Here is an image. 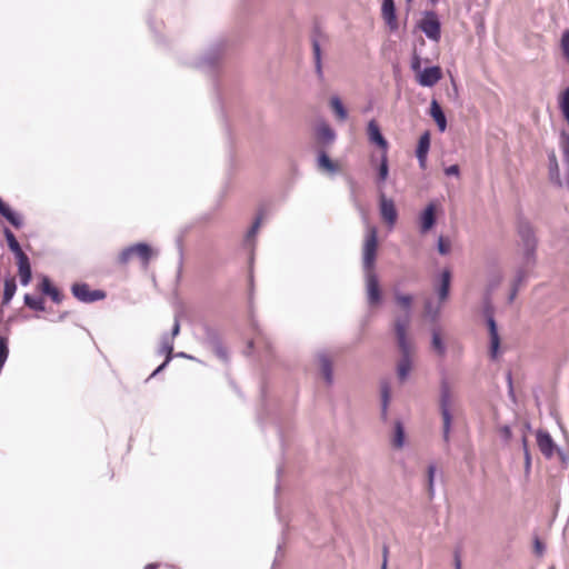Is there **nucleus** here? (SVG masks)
Listing matches in <instances>:
<instances>
[{
  "mask_svg": "<svg viewBox=\"0 0 569 569\" xmlns=\"http://www.w3.org/2000/svg\"><path fill=\"white\" fill-rule=\"evenodd\" d=\"M378 250V231L376 227H369L362 248L363 270L366 276L367 301L370 307H377L382 302V290L379 279L373 271Z\"/></svg>",
  "mask_w": 569,
  "mask_h": 569,
  "instance_id": "f257e3e1",
  "label": "nucleus"
},
{
  "mask_svg": "<svg viewBox=\"0 0 569 569\" xmlns=\"http://www.w3.org/2000/svg\"><path fill=\"white\" fill-rule=\"evenodd\" d=\"M408 316H398L395 320V333L401 357L397 365V376L400 381L407 380L412 368L410 345L407 338Z\"/></svg>",
  "mask_w": 569,
  "mask_h": 569,
  "instance_id": "f03ea898",
  "label": "nucleus"
},
{
  "mask_svg": "<svg viewBox=\"0 0 569 569\" xmlns=\"http://www.w3.org/2000/svg\"><path fill=\"white\" fill-rule=\"evenodd\" d=\"M228 48V39L224 37L217 38L210 43L204 53L192 62V66L202 72L213 74L218 70Z\"/></svg>",
  "mask_w": 569,
  "mask_h": 569,
  "instance_id": "7ed1b4c3",
  "label": "nucleus"
},
{
  "mask_svg": "<svg viewBox=\"0 0 569 569\" xmlns=\"http://www.w3.org/2000/svg\"><path fill=\"white\" fill-rule=\"evenodd\" d=\"M517 234L521 240L523 247V258L530 263L536 261V251L538 247V239L536 237L535 228L531 222L523 217L518 214L516 223Z\"/></svg>",
  "mask_w": 569,
  "mask_h": 569,
  "instance_id": "20e7f679",
  "label": "nucleus"
},
{
  "mask_svg": "<svg viewBox=\"0 0 569 569\" xmlns=\"http://www.w3.org/2000/svg\"><path fill=\"white\" fill-rule=\"evenodd\" d=\"M451 406V388L447 377H442L439 383V410L442 417V438L449 441L450 430L452 426Z\"/></svg>",
  "mask_w": 569,
  "mask_h": 569,
  "instance_id": "39448f33",
  "label": "nucleus"
},
{
  "mask_svg": "<svg viewBox=\"0 0 569 569\" xmlns=\"http://www.w3.org/2000/svg\"><path fill=\"white\" fill-rule=\"evenodd\" d=\"M134 256H137L141 260L143 266H148L153 256V249L147 242L133 243L120 251L117 262L121 266H124Z\"/></svg>",
  "mask_w": 569,
  "mask_h": 569,
  "instance_id": "423d86ee",
  "label": "nucleus"
},
{
  "mask_svg": "<svg viewBox=\"0 0 569 569\" xmlns=\"http://www.w3.org/2000/svg\"><path fill=\"white\" fill-rule=\"evenodd\" d=\"M204 342L213 350L216 356L223 362L229 361L227 349L224 348L221 336L217 328L209 323L201 326Z\"/></svg>",
  "mask_w": 569,
  "mask_h": 569,
  "instance_id": "0eeeda50",
  "label": "nucleus"
},
{
  "mask_svg": "<svg viewBox=\"0 0 569 569\" xmlns=\"http://www.w3.org/2000/svg\"><path fill=\"white\" fill-rule=\"evenodd\" d=\"M418 28L431 41L438 42L441 38V22L438 14L432 10L423 12L422 19L418 22Z\"/></svg>",
  "mask_w": 569,
  "mask_h": 569,
  "instance_id": "6e6552de",
  "label": "nucleus"
},
{
  "mask_svg": "<svg viewBox=\"0 0 569 569\" xmlns=\"http://www.w3.org/2000/svg\"><path fill=\"white\" fill-rule=\"evenodd\" d=\"M72 296L82 303H93L106 299L107 292L102 289H91L87 282L71 284Z\"/></svg>",
  "mask_w": 569,
  "mask_h": 569,
  "instance_id": "1a4fd4ad",
  "label": "nucleus"
},
{
  "mask_svg": "<svg viewBox=\"0 0 569 569\" xmlns=\"http://www.w3.org/2000/svg\"><path fill=\"white\" fill-rule=\"evenodd\" d=\"M438 207L436 201H430L419 214V232L426 234L431 231L437 224L438 220Z\"/></svg>",
  "mask_w": 569,
  "mask_h": 569,
  "instance_id": "9d476101",
  "label": "nucleus"
},
{
  "mask_svg": "<svg viewBox=\"0 0 569 569\" xmlns=\"http://www.w3.org/2000/svg\"><path fill=\"white\" fill-rule=\"evenodd\" d=\"M442 79V69L435 64L423 68L416 76V80L419 86L425 88H431Z\"/></svg>",
  "mask_w": 569,
  "mask_h": 569,
  "instance_id": "9b49d317",
  "label": "nucleus"
},
{
  "mask_svg": "<svg viewBox=\"0 0 569 569\" xmlns=\"http://www.w3.org/2000/svg\"><path fill=\"white\" fill-rule=\"evenodd\" d=\"M536 441L539 450L547 459H550L555 456L558 446L549 431L538 429L536 432Z\"/></svg>",
  "mask_w": 569,
  "mask_h": 569,
  "instance_id": "f8f14e48",
  "label": "nucleus"
},
{
  "mask_svg": "<svg viewBox=\"0 0 569 569\" xmlns=\"http://www.w3.org/2000/svg\"><path fill=\"white\" fill-rule=\"evenodd\" d=\"M379 210L381 218L389 224L395 226L398 219V211L392 199L386 197L383 192L379 197Z\"/></svg>",
  "mask_w": 569,
  "mask_h": 569,
  "instance_id": "ddd939ff",
  "label": "nucleus"
},
{
  "mask_svg": "<svg viewBox=\"0 0 569 569\" xmlns=\"http://www.w3.org/2000/svg\"><path fill=\"white\" fill-rule=\"evenodd\" d=\"M367 136L370 143L381 149L383 153L387 152L389 143L382 134L380 126L376 119L369 120L367 124Z\"/></svg>",
  "mask_w": 569,
  "mask_h": 569,
  "instance_id": "4468645a",
  "label": "nucleus"
},
{
  "mask_svg": "<svg viewBox=\"0 0 569 569\" xmlns=\"http://www.w3.org/2000/svg\"><path fill=\"white\" fill-rule=\"evenodd\" d=\"M38 290L41 292V295L49 297L54 303H61L64 298L61 290L53 284L47 274L40 276Z\"/></svg>",
  "mask_w": 569,
  "mask_h": 569,
  "instance_id": "2eb2a0df",
  "label": "nucleus"
},
{
  "mask_svg": "<svg viewBox=\"0 0 569 569\" xmlns=\"http://www.w3.org/2000/svg\"><path fill=\"white\" fill-rule=\"evenodd\" d=\"M486 325L489 332L490 346L489 355L491 359H497L500 352V336L498 331V325L495 317H487Z\"/></svg>",
  "mask_w": 569,
  "mask_h": 569,
  "instance_id": "dca6fc26",
  "label": "nucleus"
},
{
  "mask_svg": "<svg viewBox=\"0 0 569 569\" xmlns=\"http://www.w3.org/2000/svg\"><path fill=\"white\" fill-rule=\"evenodd\" d=\"M452 274L449 269H443L440 274L438 282L435 284V291L438 296L439 302H445L450 296Z\"/></svg>",
  "mask_w": 569,
  "mask_h": 569,
  "instance_id": "f3484780",
  "label": "nucleus"
},
{
  "mask_svg": "<svg viewBox=\"0 0 569 569\" xmlns=\"http://www.w3.org/2000/svg\"><path fill=\"white\" fill-rule=\"evenodd\" d=\"M381 16L391 31L398 29L397 10L395 0H382Z\"/></svg>",
  "mask_w": 569,
  "mask_h": 569,
  "instance_id": "a211bd4d",
  "label": "nucleus"
},
{
  "mask_svg": "<svg viewBox=\"0 0 569 569\" xmlns=\"http://www.w3.org/2000/svg\"><path fill=\"white\" fill-rule=\"evenodd\" d=\"M0 216L4 218L12 227L16 229H20L23 227V217L12 209L9 203H7L0 197Z\"/></svg>",
  "mask_w": 569,
  "mask_h": 569,
  "instance_id": "6ab92c4d",
  "label": "nucleus"
},
{
  "mask_svg": "<svg viewBox=\"0 0 569 569\" xmlns=\"http://www.w3.org/2000/svg\"><path fill=\"white\" fill-rule=\"evenodd\" d=\"M429 114L436 122L439 132H445L448 127L446 113L437 99H432L429 107Z\"/></svg>",
  "mask_w": 569,
  "mask_h": 569,
  "instance_id": "aec40b11",
  "label": "nucleus"
},
{
  "mask_svg": "<svg viewBox=\"0 0 569 569\" xmlns=\"http://www.w3.org/2000/svg\"><path fill=\"white\" fill-rule=\"evenodd\" d=\"M318 30L315 28L313 34L311 37V46H312V54H313V61H315V69L318 78L321 80L323 79V71H322V52H321V44L317 37Z\"/></svg>",
  "mask_w": 569,
  "mask_h": 569,
  "instance_id": "412c9836",
  "label": "nucleus"
},
{
  "mask_svg": "<svg viewBox=\"0 0 569 569\" xmlns=\"http://www.w3.org/2000/svg\"><path fill=\"white\" fill-rule=\"evenodd\" d=\"M317 167L330 174L338 172V164L329 157L326 150H318L317 152Z\"/></svg>",
  "mask_w": 569,
  "mask_h": 569,
  "instance_id": "4be33fe9",
  "label": "nucleus"
},
{
  "mask_svg": "<svg viewBox=\"0 0 569 569\" xmlns=\"http://www.w3.org/2000/svg\"><path fill=\"white\" fill-rule=\"evenodd\" d=\"M317 358L319 361L320 371H321L327 385H329V386L332 385L333 383V368H332L331 359L325 351L318 352Z\"/></svg>",
  "mask_w": 569,
  "mask_h": 569,
  "instance_id": "5701e85b",
  "label": "nucleus"
},
{
  "mask_svg": "<svg viewBox=\"0 0 569 569\" xmlns=\"http://www.w3.org/2000/svg\"><path fill=\"white\" fill-rule=\"evenodd\" d=\"M548 171L550 181L555 186L561 188L563 183L560 177L558 160L553 150L548 152Z\"/></svg>",
  "mask_w": 569,
  "mask_h": 569,
  "instance_id": "b1692460",
  "label": "nucleus"
},
{
  "mask_svg": "<svg viewBox=\"0 0 569 569\" xmlns=\"http://www.w3.org/2000/svg\"><path fill=\"white\" fill-rule=\"evenodd\" d=\"M317 139L323 144L335 142L337 134L336 131L326 122L320 123L316 129Z\"/></svg>",
  "mask_w": 569,
  "mask_h": 569,
  "instance_id": "393cba45",
  "label": "nucleus"
},
{
  "mask_svg": "<svg viewBox=\"0 0 569 569\" xmlns=\"http://www.w3.org/2000/svg\"><path fill=\"white\" fill-rule=\"evenodd\" d=\"M174 348V339L169 336L167 332L162 333L160 339V347L157 350L158 356L171 357L174 358L173 353Z\"/></svg>",
  "mask_w": 569,
  "mask_h": 569,
  "instance_id": "a878e982",
  "label": "nucleus"
},
{
  "mask_svg": "<svg viewBox=\"0 0 569 569\" xmlns=\"http://www.w3.org/2000/svg\"><path fill=\"white\" fill-rule=\"evenodd\" d=\"M559 146L562 150L563 163L567 168L566 183L569 189V133L565 130L560 132Z\"/></svg>",
  "mask_w": 569,
  "mask_h": 569,
  "instance_id": "bb28decb",
  "label": "nucleus"
},
{
  "mask_svg": "<svg viewBox=\"0 0 569 569\" xmlns=\"http://www.w3.org/2000/svg\"><path fill=\"white\" fill-rule=\"evenodd\" d=\"M16 291H17L16 278L12 276L6 277L4 286H3L2 303L9 305L11 302V300L13 299Z\"/></svg>",
  "mask_w": 569,
  "mask_h": 569,
  "instance_id": "cd10ccee",
  "label": "nucleus"
},
{
  "mask_svg": "<svg viewBox=\"0 0 569 569\" xmlns=\"http://www.w3.org/2000/svg\"><path fill=\"white\" fill-rule=\"evenodd\" d=\"M23 303L31 310L37 312H43L46 310L44 300L42 297H37L31 293L23 296Z\"/></svg>",
  "mask_w": 569,
  "mask_h": 569,
  "instance_id": "c85d7f7f",
  "label": "nucleus"
},
{
  "mask_svg": "<svg viewBox=\"0 0 569 569\" xmlns=\"http://www.w3.org/2000/svg\"><path fill=\"white\" fill-rule=\"evenodd\" d=\"M406 443V431L403 423L400 420L395 422L392 446L397 449H401Z\"/></svg>",
  "mask_w": 569,
  "mask_h": 569,
  "instance_id": "c756f323",
  "label": "nucleus"
},
{
  "mask_svg": "<svg viewBox=\"0 0 569 569\" xmlns=\"http://www.w3.org/2000/svg\"><path fill=\"white\" fill-rule=\"evenodd\" d=\"M330 107L339 120L343 121L348 118V111L339 96L330 98Z\"/></svg>",
  "mask_w": 569,
  "mask_h": 569,
  "instance_id": "7c9ffc66",
  "label": "nucleus"
},
{
  "mask_svg": "<svg viewBox=\"0 0 569 569\" xmlns=\"http://www.w3.org/2000/svg\"><path fill=\"white\" fill-rule=\"evenodd\" d=\"M431 347L433 351L440 356L443 357L447 352L446 343L441 337V333L438 329H433L431 333Z\"/></svg>",
  "mask_w": 569,
  "mask_h": 569,
  "instance_id": "2f4dec72",
  "label": "nucleus"
},
{
  "mask_svg": "<svg viewBox=\"0 0 569 569\" xmlns=\"http://www.w3.org/2000/svg\"><path fill=\"white\" fill-rule=\"evenodd\" d=\"M431 144V133L430 131L426 130L422 132L418 139L417 147H416V154L422 156L428 154L430 150Z\"/></svg>",
  "mask_w": 569,
  "mask_h": 569,
  "instance_id": "473e14b6",
  "label": "nucleus"
},
{
  "mask_svg": "<svg viewBox=\"0 0 569 569\" xmlns=\"http://www.w3.org/2000/svg\"><path fill=\"white\" fill-rule=\"evenodd\" d=\"M262 211L260 210L252 223V226L249 228V230L247 231L246 233V237H244V244L246 246H251L254 241V238L258 233V230L261 226V222H262Z\"/></svg>",
  "mask_w": 569,
  "mask_h": 569,
  "instance_id": "72a5a7b5",
  "label": "nucleus"
},
{
  "mask_svg": "<svg viewBox=\"0 0 569 569\" xmlns=\"http://www.w3.org/2000/svg\"><path fill=\"white\" fill-rule=\"evenodd\" d=\"M248 284H249L248 307H249V312H250V317H251V320H252V325H254V320H253L254 277H253L252 267H250V270H249Z\"/></svg>",
  "mask_w": 569,
  "mask_h": 569,
  "instance_id": "f704fd0d",
  "label": "nucleus"
},
{
  "mask_svg": "<svg viewBox=\"0 0 569 569\" xmlns=\"http://www.w3.org/2000/svg\"><path fill=\"white\" fill-rule=\"evenodd\" d=\"M396 301L399 306H401L405 309V315L408 316V325L410 323V312H411V305H412V296L407 293H397L396 295Z\"/></svg>",
  "mask_w": 569,
  "mask_h": 569,
  "instance_id": "c9c22d12",
  "label": "nucleus"
},
{
  "mask_svg": "<svg viewBox=\"0 0 569 569\" xmlns=\"http://www.w3.org/2000/svg\"><path fill=\"white\" fill-rule=\"evenodd\" d=\"M388 176H389V164H388V157H387V152H386V153H382L381 161L378 167L377 182L383 183L387 180Z\"/></svg>",
  "mask_w": 569,
  "mask_h": 569,
  "instance_id": "e433bc0d",
  "label": "nucleus"
},
{
  "mask_svg": "<svg viewBox=\"0 0 569 569\" xmlns=\"http://www.w3.org/2000/svg\"><path fill=\"white\" fill-rule=\"evenodd\" d=\"M390 402V389L388 385L381 387V419L383 421L388 418V407Z\"/></svg>",
  "mask_w": 569,
  "mask_h": 569,
  "instance_id": "4c0bfd02",
  "label": "nucleus"
},
{
  "mask_svg": "<svg viewBox=\"0 0 569 569\" xmlns=\"http://www.w3.org/2000/svg\"><path fill=\"white\" fill-rule=\"evenodd\" d=\"M437 467L435 463H430L427 469V480H428V495L429 499H433L435 497V476H436Z\"/></svg>",
  "mask_w": 569,
  "mask_h": 569,
  "instance_id": "58836bf2",
  "label": "nucleus"
},
{
  "mask_svg": "<svg viewBox=\"0 0 569 569\" xmlns=\"http://www.w3.org/2000/svg\"><path fill=\"white\" fill-rule=\"evenodd\" d=\"M440 305L439 306H435L432 301L428 300L425 302V311H426V315L429 317V319L432 321V322H436L438 321L439 317H440Z\"/></svg>",
  "mask_w": 569,
  "mask_h": 569,
  "instance_id": "ea45409f",
  "label": "nucleus"
},
{
  "mask_svg": "<svg viewBox=\"0 0 569 569\" xmlns=\"http://www.w3.org/2000/svg\"><path fill=\"white\" fill-rule=\"evenodd\" d=\"M176 246H177L178 253H179L178 268H177V276H176V278H177V281H179L181 279V276H182L183 258H184V254H183V243H182V238L181 237L177 238Z\"/></svg>",
  "mask_w": 569,
  "mask_h": 569,
  "instance_id": "a19ab883",
  "label": "nucleus"
},
{
  "mask_svg": "<svg viewBox=\"0 0 569 569\" xmlns=\"http://www.w3.org/2000/svg\"><path fill=\"white\" fill-rule=\"evenodd\" d=\"M3 236L7 241V246L9 250L18 249L20 247L19 241L17 240L14 233L10 230V228L4 227L3 228Z\"/></svg>",
  "mask_w": 569,
  "mask_h": 569,
  "instance_id": "79ce46f5",
  "label": "nucleus"
},
{
  "mask_svg": "<svg viewBox=\"0 0 569 569\" xmlns=\"http://www.w3.org/2000/svg\"><path fill=\"white\" fill-rule=\"evenodd\" d=\"M482 315H483L485 319L487 317H495V309H493V306H492V302H491V295H490V292H487L483 296Z\"/></svg>",
  "mask_w": 569,
  "mask_h": 569,
  "instance_id": "37998d69",
  "label": "nucleus"
},
{
  "mask_svg": "<svg viewBox=\"0 0 569 569\" xmlns=\"http://www.w3.org/2000/svg\"><path fill=\"white\" fill-rule=\"evenodd\" d=\"M559 108L561 113L569 112V86L561 92L559 97Z\"/></svg>",
  "mask_w": 569,
  "mask_h": 569,
  "instance_id": "c03bdc74",
  "label": "nucleus"
},
{
  "mask_svg": "<svg viewBox=\"0 0 569 569\" xmlns=\"http://www.w3.org/2000/svg\"><path fill=\"white\" fill-rule=\"evenodd\" d=\"M560 44H561L562 54L569 62V29H567L562 32Z\"/></svg>",
  "mask_w": 569,
  "mask_h": 569,
  "instance_id": "a18cd8bd",
  "label": "nucleus"
},
{
  "mask_svg": "<svg viewBox=\"0 0 569 569\" xmlns=\"http://www.w3.org/2000/svg\"><path fill=\"white\" fill-rule=\"evenodd\" d=\"M173 358L171 357H164V360L151 372V375L147 378V382L153 378H156L160 372H162L168 365L171 362Z\"/></svg>",
  "mask_w": 569,
  "mask_h": 569,
  "instance_id": "49530a36",
  "label": "nucleus"
},
{
  "mask_svg": "<svg viewBox=\"0 0 569 569\" xmlns=\"http://www.w3.org/2000/svg\"><path fill=\"white\" fill-rule=\"evenodd\" d=\"M526 278H527L526 270L522 268L517 269L516 276H515V279H513L511 286L520 289L521 284L525 282Z\"/></svg>",
  "mask_w": 569,
  "mask_h": 569,
  "instance_id": "de8ad7c7",
  "label": "nucleus"
},
{
  "mask_svg": "<svg viewBox=\"0 0 569 569\" xmlns=\"http://www.w3.org/2000/svg\"><path fill=\"white\" fill-rule=\"evenodd\" d=\"M421 57L415 51L411 57V70L418 76L419 71H421L423 68H421Z\"/></svg>",
  "mask_w": 569,
  "mask_h": 569,
  "instance_id": "09e8293b",
  "label": "nucleus"
},
{
  "mask_svg": "<svg viewBox=\"0 0 569 569\" xmlns=\"http://www.w3.org/2000/svg\"><path fill=\"white\" fill-rule=\"evenodd\" d=\"M437 250L441 256H446L450 251V243L443 239V237H439L437 241Z\"/></svg>",
  "mask_w": 569,
  "mask_h": 569,
  "instance_id": "8fccbe9b",
  "label": "nucleus"
},
{
  "mask_svg": "<svg viewBox=\"0 0 569 569\" xmlns=\"http://www.w3.org/2000/svg\"><path fill=\"white\" fill-rule=\"evenodd\" d=\"M20 284L27 287L32 280V269L26 271H18Z\"/></svg>",
  "mask_w": 569,
  "mask_h": 569,
  "instance_id": "3c124183",
  "label": "nucleus"
},
{
  "mask_svg": "<svg viewBox=\"0 0 569 569\" xmlns=\"http://www.w3.org/2000/svg\"><path fill=\"white\" fill-rule=\"evenodd\" d=\"M546 551V545L540 540L539 537L533 539V552L536 556L541 557Z\"/></svg>",
  "mask_w": 569,
  "mask_h": 569,
  "instance_id": "603ef678",
  "label": "nucleus"
},
{
  "mask_svg": "<svg viewBox=\"0 0 569 569\" xmlns=\"http://www.w3.org/2000/svg\"><path fill=\"white\" fill-rule=\"evenodd\" d=\"M180 317L178 313L174 315L173 325L170 332H167L169 336H171L173 339L180 333Z\"/></svg>",
  "mask_w": 569,
  "mask_h": 569,
  "instance_id": "864d4df0",
  "label": "nucleus"
},
{
  "mask_svg": "<svg viewBox=\"0 0 569 569\" xmlns=\"http://www.w3.org/2000/svg\"><path fill=\"white\" fill-rule=\"evenodd\" d=\"M556 453L561 462V465L567 468L569 465V453L565 451L562 448L558 447Z\"/></svg>",
  "mask_w": 569,
  "mask_h": 569,
  "instance_id": "5fc2aeb1",
  "label": "nucleus"
},
{
  "mask_svg": "<svg viewBox=\"0 0 569 569\" xmlns=\"http://www.w3.org/2000/svg\"><path fill=\"white\" fill-rule=\"evenodd\" d=\"M522 445H523V450H525V468L527 471H529L530 467H531V457H530V453H529V450H528V447H527V439L523 438L522 439Z\"/></svg>",
  "mask_w": 569,
  "mask_h": 569,
  "instance_id": "6e6d98bb",
  "label": "nucleus"
},
{
  "mask_svg": "<svg viewBox=\"0 0 569 569\" xmlns=\"http://www.w3.org/2000/svg\"><path fill=\"white\" fill-rule=\"evenodd\" d=\"M17 267H18V271H26V270H31L32 267H31V261H30V258L27 257L26 259L23 260H19L17 261Z\"/></svg>",
  "mask_w": 569,
  "mask_h": 569,
  "instance_id": "4d7b16f0",
  "label": "nucleus"
},
{
  "mask_svg": "<svg viewBox=\"0 0 569 569\" xmlns=\"http://www.w3.org/2000/svg\"><path fill=\"white\" fill-rule=\"evenodd\" d=\"M446 176H455L458 177L460 174V168L458 164H451L445 169Z\"/></svg>",
  "mask_w": 569,
  "mask_h": 569,
  "instance_id": "13d9d810",
  "label": "nucleus"
},
{
  "mask_svg": "<svg viewBox=\"0 0 569 569\" xmlns=\"http://www.w3.org/2000/svg\"><path fill=\"white\" fill-rule=\"evenodd\" d=\"M453 565L455 569H461V553L459 548L453 551Z\"/></svg>",
  "mask_w": 569,
  "mask_h": 569,
  "instance_id": "bf43d9fd",
  "label": "nucleus"
},
{
  "mask_svg": "<svg viewBox=\"0 0 569 569\" xmlns=\"http://www.w3.org/2000/svg\"><path fill=\"white\" fill-rule=\"evenodd\" d=\"M17 261L23 260L28 257V254L22 250L21 246L18 249L11 250Z\"/></svg>",
  "mask_w": 569,
  "mask_h": 569,
  "instance_id": "052dcab7",
  "label": "nucleus"
},
{
  "mask_svg": "<svg viewBox=\"0 0 569 569\" xmlns=\"http://www.w3.org/2000/svg\"><path fill=\"white\" fill-rule=\"evenodd\" d=\"M17 261L23 260L28 257V254L22 250L21 246L18 249L11 250Z\"/></svg>",
  "mask_w": 569,
  "mask_h": 569,
  "instance_id": "680f3d73",
  "label": "nucleus"
},
{
  "mask_svg": "<svg viewBox=\"0 0 569 569\" xmlns=\"http://www.w3.org/2000/svg\"><path fill=\"white\" fill-rule=\"evenodd\" d=\"M416 158L418 160L419 168L425 170L427 168L428 154H422V156L416 154Z\"/></svg>",
  "mask_w": 569,
  "mask_h": 569,
  "instance_id": "e2e57ef3",
  "label": "nucleus"
},
{
  "mask_svg": "<svg viewBox=\"0 0 569 569\" xmlns=\"http://www.w3.org/2000/svg\"><path fill=\"white\" fill-rule=\"evenodd\" d=\"M501 435L505 440H509L512 436L511 428L508 425H505L503 427H501Z\"/></svg>",
  "mask_w": 569,
  "mask_h": 569,
  "instance_id": "0e129e2a",
  "label": "nucleus"
},
{
  "mask_svg": "<svg viewBox=\"0 0 569 569\" xmlns=\"http://www.w3.org/2000/svg\"><path fill=\"white\" fill-rule=\"evenodd\" d=\"M213 88H214V91H216V96H217V102L220 107V109H222V104H221V93L219 91V86H218V82H214L213 83ZM221 113H222V117H224V112L223 110H221Z\"/></svg>",
  "mask_w": 569,
  "mask_h": 569,
  "instance_id": "69168bd1",
  "label": "nucleus"
},
{
  "mask_svg": "<svg viewBox=\"0 0 569 569\" xmlns=\"http://www.w3.org/2000/svg\"><path fill=\"white\" fill-rule=\"evenodd\" d=\"M518 292H519V289L511 286L510 292H509V296H508V301L512 302L516 299Z\"/></svg>",
  "mask_w": 569,
  "mask_h": 569,
  "instance_id": "338daca9",
  "label": "nucleus"
},
{
  "mask_svg": "<svg viewBox=\"0 0 569 569\" xmlns=\"http://www.w3.org/2000/svg\"><path fill=\"white\" fill-rule=\"evenodd\" d=\"M388 548L387 546L383 547V560L380 569H387L388 566Z\"/></svg>",
  "mask_w": 569,
  "mask_h": 569,
  "instance_id": "774afa93",
  "label": "nucleus"
}]
</instances>
